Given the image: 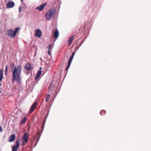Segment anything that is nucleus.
Wrapping results in <instances>:
<instances>
[{"mask_svg":"<svg viewBox=\"0 0 151 151\" xmlns=\"http://www.w3.org/2000/svg\"><path fill=\"white\" fill-rule=\"evenodd\" d=\"M22 70L21 65H19L17 67H15L12 75V83L15 82L16 81L18 83H20L21 79L20 74Z\"/></svg>","mask_w":151,"mask_h":151,"instance_id":"f257e3e1","label":"nucleus"},{"mask_svg":"<svg viewBox=\"0 0 151 151\" xmlns=\"http://www.w3.org/2000/svg\"><path fill=\"white\" fill-rule=\"evenodd\" d=\"M55 13L56 11L55 10L53 9H49L46 13L45 15L46 19L48 20H50L55 16Z\"/></svg>","mask_w":151,"mask_h":151,"instance_id":"f03ea898","label":"nucleus"},{"mask_svg":"<svg viewBox=\"0 0 151 151\" xmlns=\"http://www.w3.org/2000/svg\"><path fill=\"white\" fill-rule=\"evenodd\" d=\"M19 29V27H18L15 29L14 31L12 29L8 30L7 31V36L11 37L12 38L14 37L16 35Z\"/></svg>","mask_w":151,"mask_h":151,"instance_id":"7ed1b4c3","label":"nucleus"},{"mask_svg":"<svg viewBox=\"0 0 151 151\" xmlns=\"http://www.w3.org/2000/svg\"><path fill=\"white\" fill-rule=\"evenodd\" d=\"M20 139H19L17 140L16 142V145H14L13 146L12 151H17L20 145Z\"/></svg>","mask_w":151,"mask_h":151,"instance_id":"20e7f679","label":"nucleus"},{"mask_svg":"<svg viewBox=\"0 0 151 151\" xmlns=\"http://www.w3.org/2000/svg\"><path fill=\"white\" fill-rule=\"evenodd\" d=\"M37 105V102H34L31 106L29 113H32L34 111V109H35Z\"/></svg>","mask_w":151,"mask_h":151,"instance_id":"39448f33","label":"nucleus"},{"mask_svg":"<svg viewBox=\"0 0 151 151\" xmlns=\"http://www.w3.org/2000/svg\"><path fill=\"white\" fill-rule=\"evenodd\" d=\"M42 35V32L40 29H37L35 31V35L36 36L40 37Z\"/></svg>","mask_w":151,"mask_h":151,"instance_id":"423d86ee","label":"nucleus"},{"mask_svg":"<svg viewBox=\"0 0 151 151\" xmlns=\"http://www.w3.org/2000/svg\"><path fill=\"white\" fill-rule=\"evenodd\" d=\"M24 68L27 70H31L32 69V66L29 63H27L25 65Z\"/></svg>","mask_w":151,"mask_h":151,"instance_id":"0eeeda50","label":"nucleus"},{"mask_svg":"<svg viewBox=\"0 0 151 151\" xmlns=\"http://www.w3.org/2000/svg\"><path fill=\"white\" fill-rule=\"evenodd\" d=\"M29 135L27 132L24 133L23 136L22 137V139L28 141Z\"/></svg>","mask_w":151,"mask_h":151,"instance_id":"6e6552de","label":"nucleus"},{"mask_svg":"<svg viewBox=\"0 0 151 151\" xmlns=\"http://www.w3.org/2000/svg\"><path fill=\"white\" fill-rule=\"evenodd\" d=\"M46 3H44L42 4L41 6L37 7L36 8V9L38 10L39 11H42L44 9L45 7L46 6Z\"/></svg>","mask_w":151,"mask_h":151,"instance_id":"1a4fd4ad","label":"nucleus"},{"mask_svg":"<svg viewBox=\"0 0 151 151\" xmlns=\"http://www.w3.org/2000/svg\"><path fill=\"white\" fill-rule=\"evenodd\" d=\"M14 4L13 2L10 1L7 4L6 7L7 8H12L14 7Z\"/></svg>","mask_w":151,"mask_h":151,"instance_id":"9d476101","label":"nucleus"},{"mask_svg":"<svg viewBox=\"0 0 151 151\" xmlns=\"http://www.w3.org/2000/svg\"><path fill=\"white\" fill-rule=\"evenodd\" d=\"M3 70L1 69L0 70V87L2 85V80L3 77Z\"/></svg>","mask_w":151,"mask_h":151,"instance_id":"9b49d317","label":"nucleus"},{"mask_svg":"<svg viewBox=\"0 0 151 151\" xmlns=\"http://www.w3.org/2000/svg\"><path fill=\"white\" fill-rule=\"evenodd\" d=\"M42 69V68L41 67H40V70H39L37 73V74L36 75V79H37L40 76L41 73H42V70H41Z\"/></svg>","mask_w":151,"mask_h":151,"instance_id":"f8f14e48","label":"nucleus"},{"mask_svg":"<svg viewBox=\"0 0 151 151\" xmlns=\"http://www.w3.org/2000/svg\"><path fill=\"white\" fill-rule=\"evenodd\" d=\"M15 139V135L14 134L12 135L9 138V142H12L14 141Z\"/></svg>","mask_w":151,"mask_h":151,"instance_id":"ddd939ff","label":"nucleus"},{"mask_svg":"<svg viewBox=\"0 0 151 151\" xmlns=\"http://www.w3.org/2000/svg\"><path fill=\"white\" fill-rule=\"evenodd\" d=\"M54 37L56 39H57L59 35V32L58 29L53 32Z\"/></svg>","mask_w":151,"mask_h":151,"instance_id":"4468645a","label":"nucleus"},{"mask_svg":"<svg viewBox=\"0 0 151 151\" xmlns=\"http://www.w3.org/2000/svg\"><path fill=\"white\" fill-rule=\"evenodd\" d=\"M73 36H72L68 38V41L69 42L68 44V45H69L72 42V41L73 39Z\"/></svg>","mask_w":151,"mask_h":151,"instance_id":"2eb2a0df","label":"nucleus"},{"mask_svg":"<svg viewBox=\"0 0 151 151\" xmlns=\"http://www.w3.org/2000/svg\"><path fill=\"white\" fill-rule=\"evenodd\" d=\"M53 48V46L52 45V44H50L49 45V46L48 47L49 50H48V54L49 55H51V53H50V50H52V49Z\"/></svg>","mask_w":151,"mask_h":151,"instance_id":"dca6fc26","label":"nucleus"},{"mask_svg":"<svg viewBox=\"0 0 151 151\" xmlns=\"http://www.w3.org/2000/svg\"><path fill=\"white\" fill-rule=\"evenodd\" d=\"M75 54V52H73V53H72L71 55V56H70V57L69 59L68 62H72V60L73 59V58L74 57V56Z\"/></svg>","mask_w":151,"mask_h":151,"instance_id":"f3484780","label":"nucleus"},{"mask_svg":"<svg viewBox=\"0 0 151 151\" xmlns=\"http://www.w3.org/2000/svg\"><path fill=\"white\" fill-rule=\"evenodd\" d=\"M28 141L27 140H23L22 139V143L21 144V145L22 146H24L25 145L26 143H27L28 142Z\"/></svg>","mask_w":151,"mask_h":151,"instance_id":"a211bd4d","label":"nucleus"},{"mask_svg":"<svg viewBox=\"0 0 151 151\" xmlns=\"http://www.w3.org/2000/svg\"><path fill=\"white\" fill-rule=\"evenodd\" d=\"M27 118L26 117H24L22 119L21 122V124H24L25 123L26 121H27Z\"/></svg>","mask_w":151,"mask_h":151,"instance_id":"6ab92c4d","label":"nucleus"},{"mask_svg":"<svg viewBox=\"0 0 151 151\" xmlns=\"http://www.w3.org/2000/svg\"><path fill=\"white\" fill-rule=\"evenodd\" d=\"M71 63V62H68L67 66L65 68V70H66L67 71H68V70L70 66Z\"/></svg>","mask_w":151,"mask_h":151,"instance_id":"aec40b11","label":"nucleus"},{"mask_svg":"<svg viewBox=\"0 0 151 151\" xmlns=\"http://www.w3.org/2000/svg\"><path fill=\"white\" fill-rule=\"evenodd\" d=\"M50 97L49 94L47 95V96L46 98V102H47L50 99Z\"/></svg>","mask_w":151,"mask_h":151,"instance_id":"412c9836","label":"nucleus"},{"mask_svg":"<svg viewBox=\"0 0 151 151\" xmlns=\"http://www.w3.org/2000/svg\"><path fill=\"white\" fill-rule=\"evenodd\" d=\"M52 83H51V84L50 85L49 88H48V91L49 92H50L52 90Z\"/></svg>","mask_w":151,"mask_h":151,"instance_id":"4be33fe9","label":"nucleus"},{"mask_svg":"<svg viewBox=\"0 0 151 151\" xmlns=\"http://www.w3.org/2000/svg\"><path fill=\"white\" fill-rule=\"evenodd\" d=\"M104 112V111L103 110H102L100 112V114L101 115H103V113Z\"/></svg>","mask_w":151,"mask_h":151,"instance_id":"5701e85b","label":"nucleus"},{"mask_svg":"<svg viewBox=\"0 0 151 151\" xmlns=\"http://www.w3.org/2000/svg\"><path fill=\"white\" fill-rule=\"evenodd\" d=\"M7 68H8V66H6V68H5V72H6L5 74H6V73H7Z\"/></svg>","mask_w":151,"mask_h":151,"instance_id":"b1692460","label":"nucleus"},{"mask_svg":"<svg viewBox=\"0 0 151 151\" xmlns=\"http://www.w3.org/2000/svg\"><path fill=\"white\" fill-rule=\"evenodd\" d=\"M21 8H22L21 6L19 7V11L20 12H21Z\"/></svg>","mask_w":151,"mask_h":151,"instance_id":"393cba45","label":"nucleus"},{"mask_svg":"<svg viewBox=\"0 0 151 151\" xmlns=\"http://www.w3.org/2000/svg\"><path fill=\"white\" fill-rule=\"evenodd\" d=\"M2 131V130L1 129V126H0V132H1Z\"/></svg>","mask_w":151,"mask_h":151,"instance_id":"a878e982","label":"nucleus"},{"mask_svg":"<svg viewBox=\"0 0 151 151\" xmlns=\"http://www.w3.org/2000/svg\"><path fill=\"white\" fill-rule=\"evenodd\" d=\"M21 1H23V0H21Z\"/></svg>","mask_w":151,"mask_h":151,"instance_id":"bb28decb","label":"nucleus"},{"mask_svg":"<svg viewBox=\"0 0 151 151\" xmlns=\"http://www.w3.org/2000/svg\"><path fill=\"white\" fill-rule=\"evenodd\" d=\"M1 92V91H0V92Z\"/></svg>","mask_w":151,"mask_h":151,"instance_id":"cd10ccee","label":"nucleus"}]
</instances>
